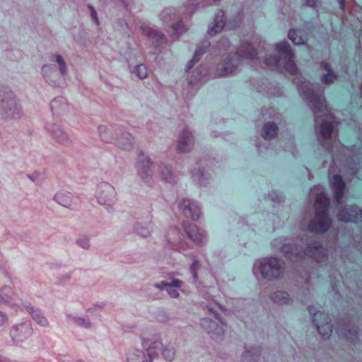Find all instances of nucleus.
<instances>
[{
	"label": "nucleus",
	"instance_id": "1",
	"mask_svg": "<svg viewBox=\"0 0 362 362\" xmlns=\"http://www.w3.org/2000/svg\"><path fill=\"white\" fill-rule=\"evenodd\" d=\"M279 250L284 257L289 260L303 259L307 257L321 263L328 257L327 249L321 241L316 239H308L304 247L298 243H284Z\"/></svg>",
	"mask_w": 362,
	"mask_h": 362
},
{
	"label": "nucleus",
	"instance_id": "2",
	"mask_svg": "<svg viewBox=\"0 0 362 362\" xmlns=\"http://www.w3.org/2000/svg\"><path fill=\"white\" fill-rule=\"evenodd\" d=\"M330 199L325 192L317 194L313 218L308 223L307 229L314 234H325L332 226V218L329 216Z\"/></svg>",
	"mask_w": 362,
	"mask_h": 362
},
{
	"label": "nucleus",
	"instance_id": "3",
	"mask_svg": "<svg viewBox=\"0 0 362 362\" xmlns=\"http://www.w3.org/2000/svg\"><path fill=\"white\" fill-rule=\"evenodd\" d=\"M258 52L249 42H243L238 48L235 54H228L222 62L218 64L216 73L219 76L225 77L233 75L237 71L243 59L253 60L257 58Z\"/></svg>",
	"mask_w": 362,
	"mask_h": 362
},
{
	"label": "nucleus",
	"instance_id": "4",
	"mask_svg": "<svg viewBox=\"0 0 362 362\" xmlns=\"http://www.w3.org/2000/svg\"><path fill=\"white\" fill-rule=\"evenodd\" d=\"M23 115L20 101L9 87L0 86V119H18Z\"/></svg>",
	"mask_w": 362,
	"mask_h": 362
},
{
	"label": "nucleus",
	"instance_id": "5",
	"mask_svg": "<svg viewBox=\"0 0 362 362\" xmlns=\"http://www.w3.org/2000/svg\"><path fill=\"white\" fill-rule=\"evenodd\" d=\"M262 277L269 281L279 280L285 273V262L280 258L269 256L259 259L255 264Z\"/></svg>",
	"mask_w": 362,
	"mask_h": 362
},
{
	"label": "nucleus",
	"instance_id": "6",
	"mask_svg": "<svg viewBox=\"0 0 362 362\" xmlns=\"http://www.w3.org/2000/svg\"><path fill=\"white\" fill-rule=\"evenodd\" d=\"M297 88L299 93L310 105L314 115L322 112L327 110L325 100H322L323 95L310 88L305 81L299 80Z\"/></svg>",
	"mask_w": 362,
	"mask_h": 362
},
{
	"label": "nucleus",
	"instance_id": "7",
	"mask_svg": "<svg viewBox=\"0 0 362 362\" xmlns=\"http://www.w3.org/2000/svg\"><path fill=\"white\" fill-rule=\"evenodd\" d=\"M243 21V16L240 12L237 13L228 20L225 17V12L223 10H218L214 19V25L209 28L208 34L211 36L220 33L225 26L228 30H235L238 28Z\"/></svg>",
	"mask_w": 362,
	"mask_h": 362
},
{
	"label": "nucleus",
	"instance_id": "8",
	"mask_svg": "<svg viewBox=\"0 0 362 362\" xmlns=\"http://www.w3.org/2000/svg\"><path fill=\"white\" fill-rule=\"evenodd\" d=\"M162 347L161 341L156 339L151 343L146 350L130 349L127 353V362H153V358L158 356Z\"/></svg>",
	"mask_w": 362,
	"mask_h": 362
},
{
	"label": "nucleus",
	"instance_id": "9",
	"mask_svg": "<svg viewBox=\"0 0 362 362\" xmlns=\"http://www.w3.org/2000/svg\"><path fill=\"white\" fill-rule=\"evenodd\" d=\"M335 325L341 337L351 343H355L358 340L360 329L349 314H345L339 317L335 322Z\"/></svg>",
	"mask_w": 362,
	"mask_h": 362
},
{
	"label": "nucleus",
	"instance_id": "10",
	"mask_svg": "<svg viewBox=\"0 0 362 362\" xmlns=\"http://www.w3.org/2000/svg\"><path fill=\"white\" fill-rule=\"evenodd\" d=\"M308 311L312 316V321L324 340L329 338L332 333V325L328 314L317 310L314 305H309Z\"/></svg>",
	"mask_w": 362,
	"mask_h": 362
},
{
	"label": "nucleus",
	"instance_id": "11",
	"mask_svg": "<svg viewBox=\"0 0 362 362\" xmlns=\"http://www.w3.org/2000/svg\"><path fill=\"white\" fill-rule=\"evenodd\" d=\"M116 191L115 187L107 182H102L97 186L95 197L98 203L106 206L110 211L116 201Z\"/></svg>",
	"mask_w": 362,
	"mask_h": 362
},
{
	"label": "nucleus",
	"instance_id": "12",
	"mask_svg": "<svg viewBox=\"0 0 362 362\" xmlns=\"http://www.w3.org/2000/svg\"><path fill=\"white\" fill-rule=\"evenodd\" d=\"M153 162L142 151H138L136 168L139 176L148 185L153 182L151 166Z\"/></svg>",
	"mask_w": 362,
	"mask_h": 362
},
{
	"label": "nucleus",
	"instance_id": "13",
	"mask_svg": "<svg viewBox=\"0 0 362 362\" xmlns=\"http://www.w3.org/2000/svg\"><path fill=\"white\" fill-rule=\"evenodd\" d=\"M275 49L279 53L284 54L282 57L284 60V70L292 75L296 74L298 67L294 62V54L288 42L284 40L276 43L275 45Z\"/></svg>",
	"mask_w": 362,
	"mask_h": 362
},
{
	"label": "nucleus",
	"instance_id": "14",
	"mask_svg": "<svg viewBox=\"0 0 362 362\" xmlns=\"http://www.w3.org/2000/svg\"><path fill=\"white\" fill-rule=\"evenodd\" d=\"M337 218L339 222L345 223H357L362 221V209L356 204L345 206L339 209Z\"/></svg>",
	"mask_w": 362,
	"mask_h": 362
},
{
	"label": "nucleus",
	"instance_id": "15",
	"mask_svg": "<svg viewBox=\"0 0 362 362\" xmlns=\"http://www.w3.org/2000/svg\"><path fill=\"white\" fill-rule=\"evenodd\" d=\"M45 129L49 133L52 139L57 144L66 147L72 146V139L59 124L56 123H47L45 125Z\"/></svg>",
	"mask_w": 362,
	"mask_h": 362
},
{
	"label": "nucleus",
	"instance_id": "16",
	"mask_svg": "<svg viewBox=\"0 0 362 362\" xmlns=\"http://www.w3.org/2000/svg\"><path fill=\"white\" fill-rule=\"evenodd\" d=\"M22 302L9 286H4L0 288V303L13 309H23Z\"/></svg>",
	"mask_w": 362,
	"mask_h": 362
},
{
	"label": "nucleus",
	"instance_id": "17",
	"mask_svg": "<svg viewBox=\"0 0 362 362\" xmlns=\"http://www.w3.org/2000/svg\"><path fill=\"white\" fill-rule=\"evenodd\" d=\"M33 334V328L29 320L13 326L10 330V336L13 341L23 342Z\"/></svg>",
	"mask_w": 362,
	"mask_h": 362
},
{
	"label": "nucleus",
	"instance_id": "18",
	"mask_svg": "<svg viewBox=\"0 0 362 362\" xmlns=\"http://www.w3.org/2000/svg\"><path fill=\"white\" fill-rule=\"evenodd\" d=\"M200 325L207 332L211 339L218 341L223 339L224 331L222 326L213 320L208 317L202 318L200 320Z\"/></svg>",
	"mask_w": 362,
	"mask_h": 362
},
{
	"label": "nucleus",
	"instance_id": "19",
	"mask_svg": "<svg viewBox=\"0 0 362 362\" xmlns=\"http://www.w3.org/2000/svg\"><path fill=\"white\" fill-rule=\"evenodd\" d=\"M182 227L188 238L198 246H202L204 243L206 235L204 231L197 227L194 223L184 221Z\"/></svg>",
	"mask_w": 362,
	"mask_h": 362
},
{
	"label": "nucleus",
	"instance_id": "20",
	"mask_svg": "<svg viewBox=\"0 0 362 362\" xmlns=\"http://www.w3.org/2000/svg\"><path fill=\"white\" fill-rule=\"evenodd\" d=\"M179 208L187 218L197 221L201 214V209L198 203L188 199H182L179 203Z\"/></svg>",
	"mask_w": 362,
	"mask_h": 362
},
{
	"label": "nucleus",
	"instance_id": "21",
	"mask_svg": "<svg viewBox=\"0 0 362 362\" xmlns=\"http://www.w3.org/2000/svg\"><path fill=\"white\" fill-rule=\"evenodd\" d=\"M115 144L119 148L129 151L133 148L134 137L124 128L117 127Z\"/></svg>",
	"mask_w": 362,
	"mask_h": 362
},
{
	"label": "nucleus",
	"instance_id": "22",
	"mask_svg": "<svg viewBox=\"0 0 362 362\" xmlns=\"http://www.w3.org/2000/svg\"><path fill=\"white\" fill-rule=\"evenodd\" d=\"M53 199L59 205L71 210H74L75 206L78 204V198L74 196L72 193L64 190L57 192Z\"/></svg>",
	"mask_w": 362,
	"mask_h": 362
},
{
	"label": "nucleus",
	"instance_id": "23",
	"mask_svg": "<svg viewBox=\"0 0 362 362\" xmlns=\"http://www.w3.org/2000/svg\"><path fill=\"white\" fill-rule=\"evenodd\" d=\"M331 188L334 194V199L337 204H340L346 190V183L340 174L334 175L330 179Z\"/></svg>",
	"mask_w": 362,
	"mask_h": 362
},
{
	"label": "nucleus",
	"instance_id": "24",
	"mask_svg": "<svg viewBox=\"0 0 362 362\" xmlns=\"http://www.w3.org/2000/svg\"><path fill=\"white\" fill-rule=\"evenodd\" d=\"M42 74L47 83L51 86H59V79L62 76L54 64H44L41 69Z\"/></svg>",
	"mask_w": 362,
	"mask_h": 362
},
{
	"label": "nucleus",
	"instance_id": "25",
	"mask_svg": "<svg viewBox=\"0 0 362 362\" xmlns=\"http://www.w3.org/2000/svg\"><path fill=\"white\" fill-rule=\"evenodd\" d=\"M23 308L26 309L29 313L33 320H35L39 325L47 327L49 326V321L44 315L43 312L35 307L31 305V303L27 300L22 302Z\"/></svg>",
	"mask_w": 362,
	"mask_h": 362
},
{
	"label": "nucleus",
	"instance_id": "26",
	"mask_svg": "<svg viewBox=\"0 0 362 362\" xmlns=\"http://www.w3.org/2000/svg\"><path fill=\"white\" fill-rule=\"evenodd\" d=\"M142 33L152 41L153 46L156 49L166 43L165 35L159 30L149 27L142 28Z\"/></svg>",
	"mask_w": 362,
	"mask_h": 362
},
{
	"label": "nucleus",
	"instance_id": "27",
	"mask_svg": "<svg viewBox=\"0 0 362 362\" xmlns=\"http://www.w3.org/2000/svg\"><path fill=\"white\" fill-rule=\"evenodd\" d=\"M194 144V139L191 132L184 129L180 134L177 150L181 152L190 151Z\"/></svg>",
	"mask_w": 362,
	"mask_h": 362
},
{
	"label": "nucleus",
	"instance_id": "28",
	"mask_svg": "<svg viewBox=\"0 0 362 362\" xmlns=\"http://www.w3.org/2000/svg\"><path fill=\"white\" fill-rule=\"evenodd\" d=\"M166 240L170 248L173 250H178L180 244H182L181 234L178 228L173 227L169 229L166 235Z\"/></svg>",
	"mask_w": 362,
	"mask_h": 362
},
{
	"label": "nucleus",
	"instance_id": "29",
	"mask_svg": "<svg viewBox=\"0 0 362 362\" xmlns=\"http://www.w3.org/2000/svg\"><path fill=\"white\" fill-rule=\"evenodd\" d=\"M320 68L327 71L326 74H323L320 77V81L323 84H331L334 80L337 79V75L332 68L331 65L325 62H320Z\"/></svg>",
	"mask_w": 362,
	"mask_h": 362
},
{
	"label": "nucleus",
	"instance_id": "30",
	"mask_svg": "<svg viewBox=\"0 0 362 362\" xmlns=\"http://www.w3.org/2000/svg\"><path fill=\"white\" fill-rule=\"evenodd\" d=\"M117 129V128H115L112 126L107 127V126L104 125H100L98 127L100 139L106 143L115 142Z\"/></svg>",
	"mask_w": 362,
	"mask_h": 362
},
{
	"label": "nucleus",
	"instance_id": "31",
	"mask_svg": "<svg viewBox=\"0 0 362 362\" xmlns=\"http://www.w3.org/2000/svg\"><path fill=\"white\" fill-rule=\"evenodd\" d=\"M246 348V345H245ZM262 348L261 346L245 349V351L241 356V362H257L261 356Z\"/></svg>",
	"mask_w": 362,
	"mask_h": 362
},
{
	"label": "nucleus",
	"instance_id": "32",
	"mask_svg": "<svg viewBox=\"0 0 362 362\" xmlns=\"http://www.w3.org/2000/svg\"><path fill=\"white\" fill-rule=\"evenodd\" d=\"M67 109L68 104L64 97H57L50 103V110L53 115H61L63 112L67 110Z\"/></svg>",
	"mask_w": 362,
	"mask_h": 362
},
{
	"label": "nucleus",
	"instance_id": "33",
	"mask_svg": "<svg viewBox=\"0 0 362 362\" xmlns=\"http://www.w3.org/2000/svg\"><path fill=\"white\" fill-rule=\"evenodd\" d=\"M271 300L279 305H288L293 300L290 295L284 291H276L270 294Z\"/></svg>",
	"mask_w": 362,
	"mask_h": 362
},
{
	"label": "nucleus",
	"instance_id": "34",
	"mask_svg": "<svg viewBox=\"0 0 362 362\" xmlns=\"http://www.w3.org/2000/svg\"><path fill=\"white\" fill-rule=\"evenodd\" d=\"M279 131L277 124L274 122L264 123L262 129V136L264 139H272L274 138Z\"/></svg>",
	"mask_w": 362,
	"mask_h": 362
},
{
	"label": "nucleus",
	"instance_id": "35",
	"mask_svg": "<svg viewBox=\"0 0 362 362\" xmlns=\"http://www.w3.org/2000/svg\"><path fill=\"white\" fill-rule=\"evenodd\" d=\"M158 170L162 180L170 184L175 182V177L173 173V168L170 165L161 163L158 166Z\"/></svg>",
	"mask_w": 362,
	"mask_h": 362
},
{
	"label": "nucleus",
	"instance_id": "36",
	"mask_svg": "<svg viewBox=\"0 0 362 362\" xmlns=\"http://www.w3.org/2000/svg\"><path fill=\"white\" fill-rule=\"evenodd\" d=\"M190 173L193 181L197 182L200 186H206L208 183L209 177L206 175L204 168H199L198 170H192Z\"/></svg>",
	"mask_w": 362,
	"mask_h": 362
},
{
	"label": "nucleus",
	"instance_id": "37",
	"mask_svg": "<svg viewBox=\"0 0 362 362\" xmlns=\"http://www.w3.org/2000/svg\"><path fill=\"white\" fill-rule=\"evenodd\" d=\"M152 223L151 222L136 223L134 226V232L143 237L147 238L151 235L152 231Z\"/></svg>",
	"mask_w": 362,
	"mask_h": 362
},
{
	"label": "nucleus",
	"instance_id": "38",
	"mask_svg": "<svg viewBox=\"0 0 362 362\" xmlns=\"http://www.w3.org/2000/svg\"><path fill=\"white\" fill-rule=\"evenodd\" d=\"M264 63L272 67H275L278 70L284 69V60L279 55H269L264 59Z\"/></svg>",
	"mask_w": 362,
	"mask_h": 362
},
{
	"label": "nucleus",
	"instance_id": "39",
	"mask_svg": "<svg viewBox=\"0 0 362 362\" xmlns=\"http://www.w3.org/2000/svg\"><path fill=\"white\" fill-rule=\"evenodd\" d=\"M177 17V10L173 7L165 8L160 14V18L164 23H170L175 21Z\"/></svg>",
	"mask_w": 362,
	"mask_h": 362
},
{
	"label": "nucleus",
	"instance_id": "40",
	"mask_svg": "<svg viewBox=\"0 0 362 362\" xmlns=\"http://www.w3.org/2000/svg\"><path fill=\"white\" fill-rule=\"evenodd\" d=\"M334 126L332 122L323 121L320 124V134L324 139L332 137Z\"/></svg>",
	"mask_w": 362,
	"mask_h": 362
},
{
	"label": "nucleus",
	"instance_id": "41",
	"mask_svg": "<svg viewBox=\"0 0 362 362\" xmlns=\"http://www.w3.org/2000/svg\"><path fill=\"white\" fill-rule=\"evenodd\" d=\"M300 30L296 28H291L288 32V37L296 45H301L305 43L304 39L300 35Z\"/></svg>",
	"mask_w": 362,
	"mask_h": 362
},
{
	"label": "nucleus",
	"instance_id": "42",
	"mask_svg": "<svg viewBox=\"0 0 362 362\" xmlns=\"http://www.w3.org/2000/svg\"><path fill=\"white\" fill-rule=\"evenodd\" d=\"M208 74V69L205 66L199 65L192 72V80L201 81Z\"/></svg>",
	"mask_w": 362,
	"mask_h": 362
},
{
	"label": "nucleus",
	"instance_id": "43",
	"mask_svg": "<svg viewBox=\"0 0 362 362\" xmlns=\"http://www.w3.org/2000/svg\"><path fill=\"white\" fill-rule=\"evenodd\" d=\"M67 317L71 318L78 327L86 329H90L91 327V322L88 318L72 316L70 314L67 315Z\"/></svg>",
	"mask_w": 362,
	"mask_h": 362
},
{
	"label": "nucleus",
	"instance_id": "44",
	"mask_svg": "<svg viewBox=\"0 0 362 362\" xmlns=\"http://www.w3.org/2000/svg\"><path fill=\"white\" fill-rule=\"evenodd\" d=\"M139 79H144L148 76V69L146 64H139L134 66L132 71Z\"/></svg>",
	"mask_w": 362,
	"mask_h": 362
},
{
	"label": "nucleus",
	"instance_id": "45",
	"mask_svg": "<svg viewBox=\"0 0 362 362\" xmlns=\"http://www.w3.org/2000/svg\"><path fill=\"white\" fill-rule=\"evenodd\" d=\"M171 28L173 30V35L179 38L180 35L186 31V28L182 20H179L177 22L173 23Z\"/></svg>",
	"mask_w": 362,
	"mask_h": 362
},
{
	"label": "nucleus",
	"instance_id": "46",
	"mask_svg": "<svg viewBox=\"0 0 362 362\" xmlns=\"http://www.w3.org/2000/svg\"><path fill=\"white\" fill-rule=\"evenodd\" d=\"M210 42H204L202 47L197 48L192 59L197 62L201 59L202 55L206 52V49L210 47Z\"/></svg>",
	"mask_w": 362,
	"mask_h": 362
},
{
	"label": "nucleus",
	"instance_id": "47",
	"mask_svg": "<svg viewBox=\"0 0 362 362\" xmlns=\"http://www.w3.org/2000/svg\"><path fill=\"white\" fill-rule=\"evenodd\" d=\"M55 57L56 62L59 64L58 71L62 76H64L68 73L66 64L63 57L59 54L53 55Z\"/></svg>",
	"mask_w": 362,
	"mask_h": 362
},
{
	"label": "nucleus",
	"instance_id": "48",
	"mask_svg": "<svg viewBox=\"0 0 362 362\" xmlns=\"http://www.w3.org/2000/svg\"><path fill=\"white\" fill-rule=\"evenodd\" d=\"M161 351L162 356L165 361H172L175 356V350L174 348H164L163 346L159 351Z\"/></svg>",
	"mask_w": 362,
	"mask_h": 362
},
{
	"label": "nucleus",
	"instance_id": "49",
	"mask_svg": "<svg viewBox=\"0 0 362 362\" xmlns=\"http://www.w3.org/2000/svg\"><path fill=\"white\" fill-rule=\"evenodd\" d=\"M200 267L199 261L197 259H194L192 261V264L189 267V272L192 276L193 281L197 283L198 281V270Z\"/></svg>",
	"mask_w": 362,
	"mask_h": 362
},
{
	"label": "nucleus",
	"instance_id": "50",
	"mask_svg": "<svg viewBox=\"0 0 362 362\" xmlns=\"http://www.w3.org/2000/svg\"><path fill=\"white\" fill-rule=\"evenodd\" d=\"M268 196L269 199L274 203H282L284 202V196L275 190H272L269 194Z\"/></svg>",
	"mask_w": 362,
	"mask_h": 362
},
{
	"label": "nucleus",
	"instance_id": "51",
	"mask_svg": "<svg viewBox=\"0 0 362 362\" xmlns=\"http://www.w3.org/2000/svg\"><path fill=\"white\" fill-rule=\"evenodd\" d=\"M76 243L83 249L88 250L90 248V239L88 236L83 235L76 240Z\"/></svg>",
	"mask_w": 362,
	"mask_h": 362
},
{
	"label": "nucleus",
	"instance_id": "52",
	"mask_svg": "<svg viewBox=\"0 0 362 362\" xmlns=\"http://www.w3.org/2000/svg\"><path fill=\"white\" fill-rule=\"evenodd\" d=\"M87 7H88V10L90 11V17H91L93 21L97 25H100V21H99V18L98 17V14H97V12L95 11V8L92 5H90V4H88Z\"/></svg>",
	"mask_w": 362,
	"mask_h": 362
},
{
	"label": "nucleus",
	"instance_id": "53",
	"mask_svg": "<svg viewBox=\"0 0 362 362\" xmlns=\"http://www.w3.org/2000/svg\"><path fill=\"white\" fill-rule=\"evenodd\" d=\"M206 308L211 314L214 315V317L216 320H217L222 325H225L223 318L218 312H217L213 308L209 305H206Z\"/></svg>",
	"mask_w": 362,
	"mask_h": 362
},
{
	"label": "nucleus",
	"instance_id": "54",
	"mask_svg": "<svg viewBox=\"0 0 362 362\" xmlns=\"http://www.w3.org/2000/svg\"><path fill=\"white\" fill-rule=\"evenodd\" d=\"M166 291L170 297L173 298H177L180 296L179 291L176 290L175 288L172 286H168L166 288Z\"/></svg>",
	"mask_w": 362,
	"mask_h": 362
},
{
	"label": "nucleus",
	"instance_id": "55",
	"mask_svg": "<svg viewBox=\"0 0 362 362\" xmlns=\"http://www.w3.org/2000/svg\"><path fill=\"white\" fill-rule=\"evenodd\" d=\"M303 6L317 10V0H305V2L303 4Z\"/></svg>",
	"mask_w": 362,
	"mask_h": 362
},
{
	"label": "nucleus",
	"instance_id": "56",
	"mask_svg": "<svg viewBox=\"0 0 362 362\" xmlns=\"http://www.w3.org/2000/svg\"><path fill=\"white\" fill-rule=\"evenodd\" d=\"M183 285V282L178 279H173L172 282L170 284L168 283V286H172L173 288H180Z\"/></svg>",
	"mask_w": 362,
	"mask_h": 362
},
{
	"label": "nucleus",
	"instance_id": "57",
	"mask_svg": "<svg viewBox=\"0 0 362 362\" xmlns=\"http://www.w3.org/2000/svg\"><path fill=\"white\" fill-rule=\"evenodd\" d=\"M8 320V315L0 310V327L4 326Z\"/></svg>",
	"mask_w": 362,
	"mask_h": 362
},
{
	"label": "nucleus",
	"instance_id": "58",
	"mask_svg": "<svg viewBox=\"0 0 362 362\" xmlns=\"http://www.w3.org/2000/svg\"><path fill=\"white\" fill-rule=\"evenodd\" d=\"M168 286V283L165 281H162L160 283H156L153 284V286L154 288H158L160 290H163L164 288L166 289Z\"/></svg>",
	"mask_w": 362,
	"mask_h": 362
},
{
	"label": "nucleus",
	"instance_id": "59",
	"mask_svg": "<svg viewBox=\"0 0 362 362\" xmlns=\"http://www.w3.org/2000/svg\"><path fill=\"white\" fill-rule=\"evenodd\" d=\"M71 276H72V272H69L68 274H66L64 275H62L60 276H58L57 277V279L59 281H69L71 279Z\"/></svg>",
	"mask_w": 362,
	"mask_h": 362
},
{
	"label": "nucleus",
	"instance_id": "60",
	"mask_svg": "<svg viewBox=\"0 0 362 362\" xmlns=\"http://www.w3.org/2000/svg\"><path fill=\"white\" fill-rule=\"evenodd\" d=\"M196 63V61H194L193 59H190L185 66V71L188 72L189 70H191Z\"/></svg>",
	"mask_w": 362,
	"mask_h": 362
},
{
	"label": "nucleus",
	"instance_id": "61",
	"mask_svg": "<svg viewBox=\"0 0 362 362\" xmlns=\"http://www.w3.org/2000/svg\"><path fill=\"white\" fill-rule=\"evenodd\" d=\"M40 176V173L38 171H35L33 175H27V177L32 181L35 182V180Z\"/></svg>",
	"mask_w": 362,
	"mask_h": 362
},
{
	"label": "nucleus",
	"instance_id": "62",
	"mask_svg": "<svg viewBox=\"0 0 362 362\" xmlns=\"http://www.w3.org/2000/svg\"><path fill=\"white\" fill-rule=\"evenodd\" d=\"M339 4V7L342 10V11H344L345 10V8H346V0H337Z\"/></svg>",
	"mask_w": 362,
	"mask_h": 362
},
{
	"label": "nucleus",
	"instance_id": "63",
	"mask_svg": "<svg viewBox=\"0 0 362 362\" xmlns=\"http://www.w3.org/2000/svg\"><path fill=\"white\" fill-rule=\"evenodd\" d=\"M105 303H96L94 304V306L99 307V308H103L105 306Z\"/></svg>",
	"mask_w": 362,
	"mask_h": 362
},
{
	"label": "nucleus",
	"instance_id": "64",
	"mask_svg": "<svg viewBox=\"0 0 362 362\" xmlns=\"http://www.w3.org/2000/svg\"><path fill=\"white\" fill-rule=\"evenodd\" d=\"M0 362H10V359L0 356Z\"/></svg>",
	"mask_w": 362,
	"mask_h": 362
}]
</instances>
